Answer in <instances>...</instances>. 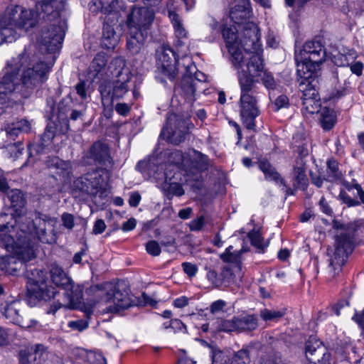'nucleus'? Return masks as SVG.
Here are the masks:
<instances>
[{
  "mask_svg": "<svg viewBox=\"0 0 364 364\" xmlns=\"http://www.w3.org/2000/svg\"><path fill=\"white\" fill-rule=\"evenodd\" d=\"M50 275L52 282L58 287L63 289L70 286L72 279L65 272L62 267L53 264L50 270Z\"/></svg>",
  "mask_w": 364,
  "mask_h": 364,
  "instance_id": "32",
  "label": "nucleus"
},
{
  "mask_svg": "<svg viewBox=\"0 0 364 364\" xmlns=\"http://www.w3.org/2000/svg\"><path fill=\"white\" fill-rule=\"evenodd\" d=\"M7 149L11 157L16 159L22 154V151L23 150V144L18 141L14 144H9L7 146Z\"/></svg>",
  "mask_w": 364,
  "mask_h": 364,
  "instance_id": "57",
  "label": "nucleus"
},
{
  "mask_svg": "<svg viewBox=\"0 0 364 364\" xmlns=\"http://www.w3.org/2000/svg\"><path fill=\"white\" fill-rule=\"evenodd\" d=\"M7 197L12 207L20 210L26 205V199L23 194L18 189L11 190L7 193Z\"/></svg>",
  "mask_w": 364,
  "mask_h": 364,
  "instance_id": "42",
  "label": "nucleus"
},
{
  "mask_svg": "<svg viewBox=\"0 0 364 364\" xmlns=\"http://www.w3.org/2000/svg\"><path fill=\"white\" fill-rule=\"evenodd\" d=\"M252 16V9L250 7V0H239L237 4L230 11V17L236 26L230 27H224L223 29V36L225 41L224 32L226 30L231 31L229 34L232 38L233 44L239 50L245 51V43L250 42V34L246 35L245 32L249 24H254L257 28V34L259 37V43H260V32L257 24L252 21H247Z\"/></svg>",
  "mask_w": 364,
  "mask_h": 364,
  "instance_id": "7",
  "label": "nucleus"
},
{
  "mask_svg": "<svg viewBox=\"0 0 364 364\" xmlns=\"http://www.w3.org/2000/svg\"><path fill=\"white\" fill-rule=\"evenodd\" d=\"M226 306V303L225 301L219 299L211 304L210 306V311L212 314H217L220 311H223L225 306Z\"/></svg>",
  "mask_w": 364,
  "mask_h": 364,
  "instance_id": "64",
  "label": "nucleus"
},
{
  "mask_svg": "<svg viewBox=\"0 0 364 364\" xmlns=\"http://www.w3.org/2000/svg\"><path fill=\"white\" fill-rule=\"evenodd\" d=\"M357 196L360 198V202L351 198L345 191H341L339 194V198L342 202L348 205V207H355L360 204H364V190L363 188L357 191Z\"/></svg>",
  "mask_w": 364,
  "mask_h": 364,
  "instance_id": "43",
  "label": "nucleus"
},
{
  "mask_svg": "<svg viewBox=\"0 0 364 364\" xmlns=\"http://www.w3.org/2000/svg\"><path fill=\"white\" fill-rule=\"evenodd\" d=\"M146 250L152 256H159L161 253V247L155 240L149 241L146 245Z\"/></svg>",
  "mask_w": 364,
  "mask_h": 364,
  "instance_id": "59",
  "label": "nucleus"
},
{
  "mask_svg": "<svg viewBox=\"0 0 364 364\" xmlns=\"http://www.w3.org/2000/svg\"><path fill=\"white\" fill-rule=\"evenodd\" d=\"M20 302L12 300L11 301H0V312L11 322L20 323L21 321L19 315Z\"/></svg>",
  "mask_w": 364,
  "mask_h": 364,
  "instance_id": "27",
  "label": "nucleus"
},
{
  "mask_svg": "<svg viewBox=\"0 0 364 364\" xmlns=\"http://www.w3.org/2000/svg\"><path fill=\"white\" fill-rule=\"evenodd\" d=\"M82 165H101L109 166L112 164L108 146L100 141L95 142L90 149L85 151L80 160Z\"/></svg>",
  "mask_w": 364,
  "mask_h": 364,
  "instance_id": "18",
  "label": "nucleus"
},
{
  "mask_svg": "<svg viewBox=\"0 0 364 364\" xmlns=\"http://www.w3.org/2000/svg\"><path fill=\"white\" fill-rule=\"evenodd\" d=\"M188 119H184L176 114H170L166 119V124L163 128L161 136L173 144H179L184 141L190 129Z\"/></svg>",
  "mask_w": 364,
  "mask_h": 364,
  "instance_id": "14",
  "label": "nucleus"
},
{
  "mask_svg": "<svg viewBox=\"0 0 364 364\" xmlns=\"http://www.w3.org/2000/svg\"><path fill=\"white\" fill-rule=\"evenodd\" d=\"M205 31L210 33L205 37L208 42H213L219 36L220 28L218 21L214 18H209Z\"/></svg>",
  "mask_w": 364,
  "mask_h": 364,
  "instance_id": "44",
  "label": "nucleus"
},
{
  "mask_svg": "<svg viewBox=\"0 0 364 364\" xmlns=\"http://www.w3.org/2000/svg\"><path fill=\"white\" fill-rule=\"evenodd\" d=\"M232 246H229L225 252L220 255V258L223 261L228 263H237L239 262V257L241 252H246L247 250L242 248L240 252L233 253L232 252Z\"/></svg>",
  "mask_w": 364,
  "mask_h": 364,
  "instance_id": "53",
  "label": "nucleus"
},
{
  "mask_svg": "<svg viewBox=\"0 0 364 364\" xmlns=\"http://www.w3.org/2000/svg\"><path fill=\"white\" fill-rule=\"evenodd\" d=\"M86 294L95 301L106 304L109 312H118L133 305L130 289L124 281L92 285L86 289Z\"/></svg>",
  "mask_w": 364,
  "mask_h": 364,
  "instance_id": "5",
  "label": "nucleus"
},
{
  "mask_svg": "<svg viewBox=\"0 0 364 364\" xmlns=\"http://www.w3.org/2000/svg\"><path fill=\"white\" fill-rule=\"evenodd\" d=\"M237 78L240 89L239 107L241 120L247 129L255 132V119L260 112L257 106L258 99L254 80L244 73L238 74Z\"/></svg>",
  "mask_w": 364,
  "mask_h": 364,
  "instance_id": "8",
  "label": "nucleus"
},
{
  "mask_svg": "<svg viewBox=\"0 0 364 364\" xmlns=\"http://www.w3.org/2000/svg\"><path fill=\"white\" fill-rule=\"evenodd\" d=\"M164 184L163 189L168 198L172 196H181L184 194V190L181 186L183 179L181 178L182 173H173L171 171H164Z\"/></svg>",
  "mask_w": 364,
  "mask_h": 364,
  "instance_id": "22",
  "label": "nucleus"
},
{
  "mask_svg": "<svg viewBox=\"0 0 364 364\" xmlns=\"http://www.w3.org/2000/svg\"><path fill=\"white\" fill-rule=\"evenodd\" d=\"M61 220L63 225L68 230H72L75 226V218L73 215L70 213H63L61 215Z\"/></svg>",
  "mask_w": 364,
  "mask_h": 364,
  "instance_id": "61",
  "label": "nucleus"
},
{
  "mask_svg": "<svg viewBox=\"0 0 364 364\" xmlns=\"http://www.w3.org/2000/svg\"><path fill=\"white\" fill-rule=\"evenodd\" d=\"M302 111L304 114H318L321 110L320 98L315 100H308L302 102Z\"/></svg>",
  "mask_w": 364,
  "mask_h": 364,
  "instance_id": "47",
  "label": "nucleus"
},
{
  "mask_svg": "<svg viewBox=\"0 0 364 364\" xmlns=\"http://www.w3.org/2000/svg\"><path fill=\"white\" fill-rule=\"evenodd\" d=\"M186 61V73L185 75L193 76L194 79V83L198 87V84L206 81V75L197 70L196 66L192 63L191 58H188L184 59Z\"/></svg>",
  "mask_w": 364,
  "mask_h": 364,
  "instance_id": "38",
  "label": "nucleus"
},
{
  "mask_svg": "<svg viewBox=\"0 0 364 364\" xmlns=\"http://www.w3.org/2000/svg\"><path fill=\"white\" fill-rule=\"evenodd\" d=\"M53 62H29L26 53L12 58L3 69L0 78V115L12 107L18 97H28L33 90L45 82Z\"/></svg>",
  "mask_w": 364,
  "mask_h": 364,
  "instance_id": "2",
  "label": "nucleus"
},
{
  "mask_svg": "<svg viewBox=\"0 0 364 364\" xmlns=\"http://www.w3.org/2000/svg\"><path fill=\"white\" fill-rule=\"evenodd\" d=\"M210 356L211 358V364H225L227 356L223 351L215 346H210Z\"/></svg>",
  "mask_w": 364,
  "mask_h": 364,
  "instance_id": "49",
  "label": "nucleus"
},
{
  "mask_svg": "<svg viewBox=\"0 0 364 364\" xmlns=\"http://www.w3.org/2000/svg\"><path fill=\"white\" fill-rule=\"evenodd\" d=\"M4 129L6 132V135L11 138L17 136L18 134L21 132L14 122L12 123H5Z\"/></svg>",
  "mask_w": 364,
  "mask_h": 364,
  "instance_id": "60",
  "label": "nucleus"
},
{
  "mask_svg": "<svg viewBox=\"0 0 364 364\" xmlns=\"http://www.w3.org/2000/svg\"><path fill=\"white\" fill-rule=\"evenodd\" d=\"M325 58L326 50L320 41L306 42L301 52L295 54L299 75L306 80L311 78Z\"/></svg>",
  "mask_w": 364,
  "mask_h": 364,
  "instance_id": "9",
  "label": "nucleus"
},
{
  "mask_svg": "<svg viewBox=\"0 0 364 364\" xmlns=\"http://www.w3.org/2000/svg\"><path fill=\"white\" fill-rule=\"evenodd\" d=\"M327 178L328 181H334L341 178L342 173L338 170V163L334 160L327 161Z\"/></svg>",
  "mask_w": 364,
  "mask_h": 364,
  "instance_id": "46",
  "label": "nucleus"
},
{
  "mask_svg": "<svg viewBox=\"0 0 364 364\" xmlns=\"http://www.w3.org/2000/svg\"><path fill=\"white\" fill-rule=\"evenodd\" d=\"M64 36V23L61 24L59 22L58 25L46 24L36 34V41L41 50L55 53L60 48Z\"/></svg>",
  "mask_w": 364,
  "mask_h": 364,
  "instance_id": "10",
  "label": "nucleus"
},
{
  "mask_svg": "<svg viewBox=\"0 0 364 364\" xmlns=\"http://www.w3.org/2000/svg\"><path fill=\"white\" fill-rule=\"evenodd\" d=\"M300 90L302 92L301 97V101H308V100L319 99V95L318 90L315 88V86L310 82L306 83L302 82L300 84Z\"/></svg>",
  "mask_w": 364,
  "mask_h": 364,
  "instance_id": "41",
  "label": "nucleus"
},
{
  "mask_svg": "<svg viewBox=\"0 0 364 364\" xmlns=\"http://www.w3.org/2000/svg\"><path fill=\"white\" fill-rule=\"evenodd\" d=\"M289 105V99L284 95H279L274 101V110L278 111L282 108L287 107Z\"/></svg>",
  "mask_w": 364,
  "mask_h": 364,
  "instance_id": "62",
  "label": "nucleus"
},
{
  "mask_svg": "<svg viewBox=\"0 0 364 364\" xmlns=\"http://www.w3.org/2000/svg\"><path fill=\"white\" fill-rule=\"evenodd\" d=\"M245 32L250 34V42L245 43V51L239 50L233 44L232 38L229 36L231 31L224 32L225 43L230 55V61L238 74H246L252 77L255 83L262 81L268 90H274L277 82L273 75L264 70L263 60L262 58V44L259 43L257 28L254 24H249Z\"/></svg>",
  "mask_w": 364,
  "mask_h": 364,
  "instance_id": "3",
  "label": "nucleus"
},
{
  "mask_svg": "<svg viewBox=\"0 0 364 364\" xmlns=\"http://www.w3.org/2000/svg\"><path fill=\"white\" fill-rule=\"evenodd\" d=\"M109 69L115 80L112 82H105L99 86L102 103L105 107H112L114 100L124 96L129 90V83L132 78L131 72L122 57L114 58Z\"/></svg>",
  "mask_w": 364,
  "mask_h": 364,
  "instance_id": "6",
  "label": "nucleus"
},
{
  "mask_svg": "<svg viewBox=\"0 0 364 364\" xmlns=\"http://www.w3.org/2000/svg\"><path fill=\"white\" fill-rule=\"evenodd\" d=\"M221 281L223 286H229L235 282V275L233 272L232 265L228 264L225 265L221 272Z\"/></svg>",
  "mask_w": 364,
  "mask_h": 364,
  "instance_id": "45",
  "label": "nucleus"
},
{
  "mask_svg": "<svg viewBox=\"0 0 364 364\" xmlns=\"http://www.w3.org/2000/svg\"><path fill=\"white\" fill-rule=\"evenodd\" d=\"M7 215L0 217V244L12 255L0 257V270L7 274H15L24 263L35 257L36 239L43 243L55 242V221L42 218L38 214L32 217H19L17 224L4 223Z\"/></svg>",
  "mask_w": 364,
  "mask_h": 364,
  "instance_id": "1",
  "label": "nucleus"
},
{
  "mask_svg": "<svg viewBox=\"0 0 364 364\" xmlns=\"http://www.w3.org/2000/svg\"><path fill=\"white\" fill-rule=\"evenodd\" d=\"M286 311L285 309H263L259 311V316L265 322H277L286 314Z\"/></svg>",
  "mask_w": 364,
  "mask_h": 364,
  "instance_id": "39",
  "label": "nucleus"
},
{
  "mask_svg": "<svg viewBox=\"0 0 364 364\" xmlns=\"http://www.w3.org/2000/svg\"><path fill=\"white\" fill-rule=\"evenodd\" d=\"M92 6H96L97 8L102 7V11L105 14L119 13L124 9V1L122 0H114L109 5L103 6L100 0H95L92 1V4L90 5V9Z\"/></svg>",
  "mask_w": 364,
  "mask_h": 364,
  "instance_id": "40",
  "label": "nucleus"
},
{
  "mask_svg": "<svg viewBox=\"0 0 364 364\" xmlns=\"http://www.w3.org/2000/svg\"><path fill=\"white\" fill-rule=\"evenodd\" d=\"M155 13L147 7H133L127 18V26L129 31L147 33L154 20Z\"/></svg>",
  "mask_w": 364,
  "mask_h": 364,
  "instance_id": "16",
  "label": "nucleus"
},
{
  "mask_svg": "<svg viewBox=\"0 0 364 364\" xmlns=\"http://www.w3.org/2000/svg\"><path fill=\"white\" fill-rule=\"evenodd\" d=\"M156 62L159 71L170 80H174L178 73V69L173 50L168 46L159 47L156 50Z\"/></svg>",
  "mask_w": 364,
  "mask_h": 364,
  "instance_id": "17",
  "label": "nucleus"
},
{
  "mask_svg": "<svg viewBox=\"0 0 364 364\" xmlns=\"http://www.w3.org/2000/svg\"><path fill=\"white\" fill-rule=\"evenodd\" d=\"M106 185L107 180L104 177L103 171L96 169L75 180L73 188L93 196L99 195L102 198L105 193Z\"/></svg>",
  "mask_w": 364,
  "mask_h": 364,
  "instance_id": "13",
  "label": "nucleus"
},
{
  "mask_svg": "<svg viewBox=\"0 0 364 364\" xmlns=\"http://www.w3.org/2000/svg\"><path fill=\"white\" fill-rule=\"evenodd\" d=\"M321 343L316 342V346H312L311 342L310 341H307L306 343V355L307 358L311 361L314 362V360L309 358V355H315L316 357L321 356V354L324 350V348L323 346H320Z\"/></svg>",
  "mask_w": 364,
  "mask_h": 364,
  "instance_id": "54",
  "label": "nucleus"
},
{
  "mask_svg": "<svg viewBox=\"0 0 364 364\" xmlns=\"http://www.w3.org/2000/svg\"><path fill=\"white\" fill-rule=\"evenodd\" d=\"M206 277L215 287L219 288L222 287L220 273L218 274L215 270L209 269L207 272Z\"/></svg>",
  "mask_w": 364,
  "mask_h": 364,
  "instance_id": "56",
  "label": "nucleus"
},
{
  "mask_svg": "<svg viewBox=\"0 0 364 364\" xmlns=\"http://www.w3.org/2000/svg\"><path fill=\"white\" fill-rule=\"evenodd\" d=\"M173 0L167 3L168 14L174 28V33L176 38V46L181 47L184 46L188 39V33L181 23L179 16L171 9V3Z\"/></svg>",
  "mask_w": 364,
  "mask_h": 364,
  "instance_id": "23",
  "label": "nucleus"
},
{
  "mask_svg": "<svg viewBox=\"0 0 364 364\" xmlns=\"http://www.w3.org/2000/svg\"><path fill=\"white\" fill-rule=\"evenodd\" d=\"M6 16L9 21V25L16 30L19 36L20 31H29L34 28L38 21L36 12L26 9L18 5H11L6 10Z\"/></svg>",
  "mask_w": 364,
  "mask_h": 364,
  "instance_id": "12",
  "label": "nucleus"
},
{
  "mask_svg": "<svg viewBox=\"0 0 364 364\" xmlns=\"http://www.w3.org/2000/svg\"><path fill=\"white\" fill-rule=\"evenodd\" d=\"M65 128L58 129L55 122H50L47 124L44 133L41 136V144H33L28 146L29 157L39 154L45 146L49 145L58 132L65 133L69 129L68 121L64 122Z\"/></svg>",
  "mask_w": 364,
  "mask_h": 364,
  "instance_id": "19",
  "label": "nucleus"
},
{
  "mask_svg": "<svg viewBox=\"0 0 364 364\" xmlns=\"http://www.w3.org/2000/svg\"><path fill=\"white\" fill-rule=\"evenodd\" d=\"M318 113L320 114L319 119L321 127L326 130L331 129L336 122L334 111L328 107H323Z\"/></svg>",
  "mask_w": 364,
  "mask_h": 364,
  "instance_id": "37",
  "label": "nucleus"
},
{
  "mask_svg": "<svg viewBox=\"0 0 364 364\" xmlns=\"http://www.w3.org/2000/svg\"><path fill=\"white\" fill-rule=\"evenodd\" d=\"M363 225L364 220L362 219L346 225L333 220V228L341 230V232L336 236L334 248L328 249V255L330 257L328 272L331 277H334L341 270L348 255L353 251L354 233Z\"/></svg>",
  "mask_w": 364,
  "mask_h": 364,
  "instance_id": "4",
  "label": "nucleus"
},
{
  "mask_svg": "<svg viewBox=\"0 0 364 364\" xmlns=\"http://www.w3.org/2000/svg\"><path fill=\"white\" fill-rule=\"evenodd\" d=\"M26 276L30 285L28 291L37 299L47 301L59 296V292L48 284L43 271L37 269L27 270Z\"/></svg>",
  "mask_w": 364,
  "mask_h": 364,
  "instance_id": "11",
  "label": "nucleus"
},
{
  "mask_svg": "<svg viewBox=\"0 0 364 364\" xmlns=\"http://www.w3.org/2000/svg\"><path fill=\"white\" fill-rule=\"evenodd\" d=\"M119 41V37L112 26L105 23L102 36V46L107 49H113Z\"/></svg>",
  "mask_w": 364,
  "mask_h": 364,
  "instance_id": "34",
  "label": "nucleus"
},
{
  "mask_svg": "<svg viewBox=\"0 0 364 364\" xmlns=\"http://www.w3.org/2000/svg\"><path fill=\"white\" fill-rule=\"evenodd\" d=\"M146 36L147 33L136 31L135 28H133V31L129 30L127 42L129 51L132 54L138 53L144 46Z\"/></svg>",
  "mask_w": 364,
  "mask_h": 364,
  "instance_id": "28",
  "label": "nucleus"
},
{
  "mask_svg": "<svg viewBox=\"0 0 364 364\" xmlns=\"http://www.w3.org/2000/svg\"><path fill=\"white\" fill-rule=\"evenodd\" d=\"M107 63V58L105 53H99L94 58L91 68L96 73H100L102 70H103Z\"/></svg>",
  "mask_w": 364,
  "mask_h": 364,
  "instance_id": "52",
  "label": "nucleus"
},
{
  "mask_svg": "<svg viewBox=\"0 0 364 364\" xmlns=\"http://www.w3.org/2000/svg\"><path fill=\"white\" fill-rule=\"evenodd\" d=\"M211 328L215 332L237 331L235 317L232 319L218 318L212 322Z\"/></svg>",
  "mask_w": 364,
  "mask_h": 364,
  "instance_id": "35",
  "label": "nucleus"
},
{
  "mask_svg": "<svg viewBox=\"0 0 364 364\" xmlns=\"http://www.w3.org/2000/svg\"><path fill=\"white\" fill-rule=\"evenodd\" d=\"M86 359L90 364H107V360L102 353L95 350L87 352Z\"/></svg>",
  "mask_w": 364,
  "mask_h": 364,
  "instance_id": "55",
  "label": "nucleus"
},
{
  "mask_svg": "<svg viewBox=\"0 0 364 364\" xmlns=\"http://www.w3.org/2000/svg\"><path fill=\"white\" fill-rule=\"evenodd\" d=\"M50 168L55 170V173L64 183L70 182L72 177L73 168L70 162L61 160L58 157H49L46 161Z\"/></svg>",
  "mask_w": 364,
  "mask_h": 364,
  "instance_id": "25",
  "label": "nucleus"
},
{
  "mask_svg": "<svg viewBox=\"0 0 364 364\" xmlns=\"http://www.w3.org/2000/svg\"><path fill=\"white\" fill-rule=\"evenodd\" d=\"M250 358L248 350L241 349L233 355L230 364H250Z\"/></svg>",
  "mask_w": 364,
  "mask_h": 364,
  "instance_id": "51",
  "label": "nucleus"
},
{
  "mask_svg": "<svg viewBox=\"0 0 364 364\" xmlns=\"http://www.w3.org/2000/svg\"><path fill=\"white\" fill-rule=\"evenodd\" d=\"M259 168L264 173L267 180L273 181L276 183H283V178H281L280 175L269 161H260L259 162Z\"/></svg>",
  "mask_w": 364,
  "mask_h": 364,
  "instance_id": "36",
  "label": "nucleus"
},
{
  "mask_svg": "<svg viewBox=\"0 0 364 364\" xmlns=\"http://www.w3.org/2000/svg\"><path fill=\"white\" fill-rule=\"evenodd\" d=\"M66 0H41L38 4L40 18L46 21L58 18L65 6Z\"/></svg>",
  "mask_w": 364,
  "mask_h": 364,
  "instance_id": "21",
  "label": "nucleus"
},
{
  "mask_svg": "<svg viewBox=\"0 0 364 364\" xmlns=\"http://www.w3.org/2000/svg\"><path fill=\"white\" fill-rule=\"evenodd\" d=\"M65 293L62 299L55 300L47 309V314L54 315L61 309H75L81 303L83 296V288L80 284H75L73 280L70 286L65 288Z\"/></svg>",
  "mask_w": 364,
  "mask_h": 364,
  "instance_id": "15",
  "label": "nucleus"
},
{
  "mask_svg": "<svg viewBox=\"0 0 364 364\" xmlns=\"http://www.w3.org/2000/svg\"><path fill=\"white\" fill-rule=\"evenodd\" d=\"M248 237L251 242L252 245L256 247L259 252H263L267 247L263 242L261 234L259 230H252L248 233Z\"/></svg>",
  "mask_w": 364,
  "mask_h": 364,
  "instance_id": "48",
  "label": "nucleus"
},
{
  "mask_svg": "<svg viewBox=\"0 0 364 364\" xmlns=\"http://www.w3.org/2000/svg\"><path fill=\"white\" fill-rule=\"evenodd\" d=\"M46 358H48V354L38 350H21L19 353V364H49L46 362Z\"/></svg>",
  "mask_w": 364,
  "mask_h": 364,
  "instance_id": "30",
  "label": "nucleus"
},
{
  "mask_svg": "<svg viewBox=\"0 0 364 364\" xmlns=\"http://www.w3.org/2000/svg\"><path fill=\"white\" fill-rule=\"evenodd\" d=\"M198 90V87L194 83L193 76L184 75L179 90L181 97L188 103L192 104L196 100V92Z\"/></svg>",
  "mask_w": 364,
  "mask_h": 364,
  "instance_id": "26",
  "label": "nucleus"
},
{
  "mask_svg": "<svg viewBox=\"0 0 364 364\" xmlns=\"http://www.w3.org/2000/svg\"><path fill=\"white\" fill-rule=\"evenodd\" d=\"M235 317L237 332L252 331L258 327V319L254 314Z\"/></svg>",
  "mask_w": 364,
  "mask_h": 364,
  "instance_id": "33",
  "label": "nucleus"
},
{
  "mask_svg": "<svg viewBox=\"0 0 364 364\" xmlns=\"http://www.w3.org/2000/svg\"><path fill=\"white\" fill-rule=\"evenodd\" d=\"M166 329L171 328L176 332L177 331H181L184 329V332L186 331V326L179 319H172L168 322H166L164 324Z\"/></svg>",
  "mask_w": 364,
  "mask_h": 364,
  "instance_id": "58",
  "label": "nucleus"
},
{
  "mask_svg": "<svg viewBox=\"0 0 364 364\" xmlns=\"http://www.w3.org/2000/svg\"><path fill=\"white\" fill-rule=\"evenodd\" d=\"M306 162L302 157H298L294 166L293 175L296 188L305 189L307 186V178L306 175Z\"/></svg>",
  "mask_w": 364,
  "mask_h": 364,
  "instance_id": "29",
  "label": "nucleus"
},
{
  "mask_svg": "<svg viewBox=\"0 0 364 364\" xmlns=\"http://www.w3.org/2000/svg\"><path fill=\"white\" fill-rule=\"evenodd\" d=\"M18 37V32L10 26L6 16L0 17V45L4 42L12 43Z\"/></svg>",
  "mask_w": 364,
  "mask_h": 364,
  "instance_id": "31",
  "label": "nucleus"
},
{
  "mask_svg": "<svg viewBox=\"0 0 364 364\" xmlns=\"http://www.w3.org/2000/svg\"><path fill=\"white\" fill-rule=\"evenodd\" d=\"M186 176L193 175V180H198L200 172L208 169L209 160L206 155L195 149L188 151Z\"/></svg>",
  "mask_w": 364,
  "mask_h": 364,
  "instance_id": "20",
  "label": "nucleus"
},
{
  "mask_svg": "<svg viewBox=\"0 0 364 364\" xmlns=\"http://www.w3.org/2000/svg\"><path fill=\"white\" fill-rule=\"evenodd\" d=\"M211 223V218L208 215H200L197 218L193 219L190 223L189 227L192 231H200L203 227Z\"/></svg>",
  "mask_w": 364,
  "mask_h": 364,
  "instance_id": "50",
  "label": "nucleus"
},
{
  "mask_svg": "<svg viewBox=\"0 0 364 364\" xmlns=\"http://www.w3.org/2000/svg\"><path fill=\"white\" fill-rule=\"evenodd\" d=\"M182 267L184 272L190 277H194L198 271L197 266L190 262L182 263Z\"/></svg>",
  "mask_w": 364,
  "mask_h": 364,
  "instance_id": "63",
  "label": "nucleus"
},
{
  "mask_svg": "<svg viewBox=\"0 0 364 364\" xmlns=\"http://www.w3.org/2000/svg\"><path fill=\"white\" fill-rule=\"evenodd\" d=\"M188 159V152L183 154L179 150H175L171 152L168 155V164H165L164 171H171V173H181L183 171V176H186V166Z\"/></svg>",
  "mask_w": 364,
  "mask_h": 364,
  "instance_id": "24",
  "label": "nucleus"
}]
</instances>
